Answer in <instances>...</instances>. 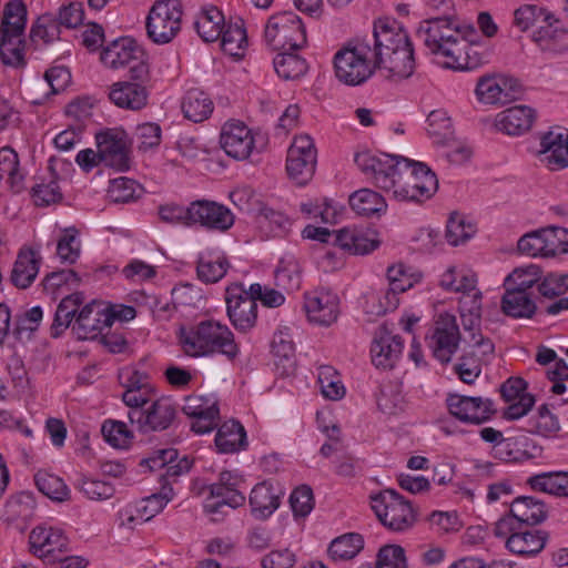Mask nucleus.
<instances>
[{
	"mask_svg": "<svg viewBox=\"0 0 568 568\" xmlns=\"http://www.w3.org/2000/svg\"><path fill=\"white\" fill-rule=\"evenodd\" d=\"M373 47L377 70L394 81L408 79L415 71L413 43L407 31L396 21L379 18L373 26Z\"/></svg>",
	"mask_w": 568,
	"mask_h": 568,
	"instance_id": "f257e3e1",
	"label": "nucleus"
},
{
	"mask_svg": "<svg viewBox=\"0 0 568 568\" xmlns=\"http://www.w3.org/2000/svg\"><path fill=\"white\" fill-rule=\"evenodd\" d=\"M417 36L426 48L434 54L446 60L444 65L454 70H470L477 63L470 61L468 51L462 45V40L473 41L476 29L471 24H460L453 18L438 17L423 21Z\"/></svg>",
	"mask_w": 568,
	"mask_h": 568,
	"instance_id": "f03ea898",
	"label": "nucleus"
},
{
	"mask_svg": "<svg viewBox=\"0 0 568 568\" xmlns=\"http://www.w3.org/2000/svg\"><path fill=\"white\" fill-rule=\"evenodd\" d=\"M179 342L183 352L191 357L220 353L229 359H234L240 353L232 331L225 324L214 320L201 321L190 327H182Z\"/></svg>",
	"mask_w": 568,
	"mask_h": 568,
	"instance_id": "7ed1b4c3",
	"label": "nucleus"
},
{
	"mask_svg": "<svg viewBox=\"0 0 568 568\" xmlns=\"http://www.w3.org/2000/svg\"><path fill=\"white\" fill-rule=\"evenodd\" d=\"M372 38L354 39L334 55L336 78L347 85L366 82L376 71V55Z\"/></svg>",
	"mask_w": 568,
	"mask_h": 568,
	"instance_id": "20e7f679",
	"label": "nucleus"
},
{
	"mask_svg": "<svg viewBox=\"0 0 568 568\" xmlns=\"http://www.w3.org/2000/svg\"><path fill=\"white\" fill-rule=\"evenodd\" d=\"M438 189L436 174L424 163L404 158L390 194L398 201L423 202Z\"/></svg>",
	"mask_w": 568,
	"mask_h": 568,
	"instance_id": "39448f33",
	"label": "nucleus"
},
{
	"mask_svg": "<svg viewBox=\"0 0 568 568\" xmlns=\"http://www.w3.org/2000/svg\"><path fill=\"white\" fill-rule=\"evenodd\" d=\"M101 61L106 68L113 70L129 67L132 80H149L150 70L144 60V53L131 38L122 37L104 47Z\"/></svg>",
	"mask_w": 568,
	"mask_h": 568,
	"instance_id": "423d86ee",
	"label": "nucleus"
},
{
	"mask_svg": "<svg viewBox=\"0 0 568 568\" xmlns=\"http://www.w3.org/2000/svg\"><path fill=\"white\" fill-rule=\"evenodd\" d=\"M265 40L274 50L295 51L306 44V31L301 18L292 11L277 12L265 26Z\"/></svg>",
	"mask_w": 568,
	"mask_h": 568,
	"instance_id": "0eeeda50",
	"label": "nucleus"
},
{
	"mask_svg": "<svg viewBox=\"0 0 568 568\" xmlns=\"http://www.w3.org/2000/svg\"><path fill=\"white\" fill-rule=\"evenodd\" d=\"M371 499L376 516L389 530L405 531L416 521L410 504L394 489H385Z\"/></svg>",
	"mask_w": 568,
	"mask_h": 568,
	"instance_id": "6e6552de",
	"label": "nucleus"
},
{
	"mask_svg": "<svg viewBox=\"0 0 568 568\" xmlns=\"http://www.w3.org/2000/svg\"><path fill=\"white\" fill-rule=\"evenodd\" d=\"M182 6L179 0H158L146 18V32L156 44L171 42L181 29Z\"/></svg>",
	"mask_w": 568,
	"mask_h": 568,
	"instance_id": "1a4fd4ad",
	"label": "nucleus"
},
{
	"mask_svg": "<svg viewBox=\"0 0 568 568\" xmlns=\"http://www.w3.org/2000/svg\"><path fill=\"white\" fill-rule=\"evenodd\" d=\"M427 345L433 355L442 363L450 362L460 342V331L455 315L439 313L426 335Z\"/></svg>",
	"mask_w": 568,
	"mask_h": 568,
	"instance_id": "9d476101",
	"label": "nucleus"
},
{
	"mask_svg": "<svg viewBox=\"0 0 568 568\" xmlns=\"http://www.w3.org/2000/svg\"><path fill=\"white\" fill-rule=\"evenodd\" d=\"M403 159V156L387 153L361 152L356 154L355 163L367 178L373 180L377 187L389 193L394 189Z\"/></svg>",
	"mask_w": 568,
	"mask_h": 568,
	"instance_id": "9b49d317",
	"label": "nucleus"
},
{
	"mask_svg": "<svg viewBox=\"0 0 568 568\" xmlns=\"http://www.w3.org/2000/svg\"><path fill=\"white\" fill-rule=\"evenodd\" d=\"M317 152L313 139L307 134L295 136L287 151L286 171L297 185H305L315 173Z\"/></svg>",
	"mask_w": 568,
	"mask_h": 568,
	"instance_id": "f8f14e48",
	"label": "nucleus"
},
{
	"mask_svg": "<svg viewBox=\"0 0 568 568\" xmlns=\"http://www.w3.org/2000/svg\"><path fill=\"white\" fill-rule=\"evenodd\" d=\"M129 419L143 434L164 430L175 417V407L171 399L159 397L145 408L130 409Z\"/></svg>",
	"mask_w": 568,
	"mask_h": 568,
	"instance_id": "ddd939ff",
	"label": "nucleus"
},
{
	"mask_svg": "<svg viewBox=\"0 0 568 568\" xmlns=\"http://www.w3.org/2000/svg\"><path fill=\"white\" fill-rule=\"evenodd\" d=\"M225 300L233 326L241 332L250 331L257 318V303L251 292L235 285L226 290Z\"/></svg>",
	"mask_w": 568,
	"mask_h": 568,
	"instance_id": "4468645a",
	"label": "nucleus"
},
{
	"mask_svg": "<svg viewBox=\"0 0 568 568\" xmlns=\"http://www.w3.org/2000/svg\"><path fill=\"white\" fill-rule=\"evenodd\" d=\"M537 156L550 171L568 168V129L551 128L540 136Z\"/></svg>",
	"mask_w": 568,
	"mask_h": 568,
	"instance_id": "2eb2a0df",
	"label": "nucleus"
},
{
	"mask_svg": "<svg viewBox=\"0 0 568 568\" xmlns=\"http://www.w3.org/2000/svg\"><path fill=\"white\" fill-rule=\"evenodd\" d=\"M221 146L229 156L236 160L247 159L257 148V139L243 122H226L221 132Z\"/></svg>",
	"mask_w": 568,
	"mask_h": 568,
	"instance_id": "dca6fc26",
	"label": "nucleus"
},
{
	"mask_svg": "<svg viewBox=\"0 0 568 568\" xmlns=\"http://www.w3.org/2000/svg\"><path fill=\"white\" fill-rule=\"evenodd\" d=\"M447 406L454 417L467 424H483L494 414L493 402L479 396L453 394L447 398Z\"/></svg>",
	"mask_w": 568,
	"mask_h": 568,
	"instance_id": "f3484780",
	"label": "nucleus"
},
{
	"mask_svg": "<svg viewBox=\"0 0 568 568\" xmlns=\"http://www.w3.org/2000/svg\"><path fill=\"white\" fill-rule=\"evenodd\" d=\"M182 410L193 419L191 429L196 434H206L217 426L219 407L213 397L190 395L184 398Z\"/></svg>",
	"mask_w": 568,
	"mask_h": 568,
	"instance_id": "a211bd4d",
	"label": "nucleus"
},
{
	"mask_svg": "<svg viewBox=\"0 0 568 568\" xmlns=\"http://www.w3.org/2000/svg\"><path fill=\"white\" fill-rule=\"evenodd\" d=\"M95 139L104 165L118 171L129 169V148L124 131L109 129L97 134Z\"/></svg>",
	"mask_w": 568,
	"mask_h": 568,
	"instance_id": "6ab92c4d",
	"label": "nucleus"
},
{
	"mask_svg": "<svg viewBox=\"0 0 568 568\" xmlns=\"http://www.w3.org/2000/svg\"><path fill=\"white\" fill-rule=\"evenodd\" d=\"M108 327H110L108 305L92 301L80 310L72 329L79 339H94Z\"/></svg>",
	"mask_w": 568,
	"mask_h": 568,
	"instance_id": "aec40b11",
	"label": "nucleus"
},
{
	"mask_svg": "<svg viewBox=\"0 0 568 568\" xmlns=\"http://www.w3.org/2000/svg\"><path fill=\"white\" fill-rule=\"evenodd\" d=\"M404 341L399 335H394L385 326H379L371 346L372 362L376 367L393 368L400 358Z\"/></svg>",
	"mask_w": 568,
	"mask_h": 568,
	"instance_id": "412c9836",
	"label": "nucleus"
},
{
	"mask_svg": "<svg viewBox=\"0 0 568 568\" xmlns=\"http://www.w3.org/2000/svg\"><path fill=\"white\" fill-rule=\"evenodd\" d=\"M29 544L33 555L55 561L59 554L68 550L69 540L59 528L38 526L30 532Z\"/></svg>",
	"mask_w": 568,
	"mask_h": 568,
	"instance_id": "4be33fe9",
	"label": "nucleus"
},
{
	"mask_svg": "<svg viewBox=\"0 0 568 568\" xmlns=\"http://www.w3.org/2000/svg\"><path fill=\"white\" fill-rule=\"evenodd\" d=\"M304 308L311 322L328 326L338 317L339 300L335 293L320 290L305 295Z\"/></svg>",
	"mask_w": 568,
	"mask_h": 568,
	"instance_id": "5701e85b",
	"label": "nucleus"
},
{
	"mask_svg": "<svg viewBox=\"0 0 568 568\" xmlns=\"http://www.w3.org/2000/svg\"><path fill=\"white\" fill-rule=\"evenodd\" d=\"M191 224L200 223L207 229L226 231L234 223L233 213L213 201L197 200L191 203Z\"/></svg>",
	"mask_w": 568,
	"mask_h": 568,
	"instance_id": "b1692460",
	"label": "nucleus"
},
{
	"mask_svg": "<svg viewBox=\"0 0 568 568\" xmlns=\"http://www.w3.org/2000/svg\"><path fill=\"white\" fill-rule=\"evenodd\" d=\"M520 93V84L505 77H484L476 87L479 101L487 104H504L517 99Z\"/></svg>",
	"mask_w": 568,
	"mask_h": 568,
	"instance_id": "393cba45",
	"label": "nucleus"
},
{
	"mask_svg": "<svg viewBox=\"0 0 568 568\" xmlns=\"http://www.w3.org/2000/svg\"><path fill=\"white\" fill-rule=\"evenodd\" d=\"M494 456L506 463H519L537 458L541 455V447L531 438L520 434L507 437L493 447Z\"/></svg>",
	"mask_w": 568,
	"mask_h": 568,
	"instance_id": "a878e982",
	"label": "nucleus"
},
{
	"mask_svg": "<svg viewBox=\"0 0 568 568\" xmlns=\"http://www.w3.org/2000/svg\"><path fill=\"white\" fill-rule=\"evenodd\" d=\"M334 244L353 255H366L375 251L381 242L367 229L346 226L334 231Z\"/></svg>",
	"mask_w": 568,
	"mask_h": 568,
	"instance_id": "bb28decb",
	"label": "nucleus"
},
{
	"mask_svg": "<svg viewBox=\"0 0 568 568\" xmlns=\"http://www.w3.org/2000/svg\"><path fill=\"white\" fill-rule=\"evenodd\" d=\"M527 383L520 377H510L501 384V396L510 403L504 413L507 419H518L534 406L535 398L531 394L525 393Z\"/></svg>",
	"mask_w": 568,
	"mask_h": 568,
	"instance_id": "cd10ccee",
	"label": "nucleus"
},
{
	"mask_svg": "<svg viewBox=\"0 0 568 568\" xmlns=\"http://www.w3.org/2000/svg\"><path fill=\"white\" fill-rule=\"evenodd\" d=\"M145 81H119L111 85L109 99L116 106L139 111L148 104L149 92L143 84Z\"/></svg>",
	"mask_w": 568,
	"mask_h": 568,
	"instance_id": "c85d7f7f",
	"label": "nucleus"
},
{
	"mask_svg": "<svg viewBox=\"0 0 568 568\" xmlns=\"http://www.w3.org/2000/svg\"><path fill=\"white\" fill-rule=\"evenodd\" d=\"M535 111L527 105H515L496 115L495 126L508 135L527 132L534 122Z\"/></svg>",
	"mask_w": 568,
	"mask_h": 568,
	"instance_id": "c756f323",
	"label": "nucleus"
},
{
	"mask_svg": "<svg viewBox=\"0 0 568 568\" xmlns=\"http://www.w3.org/2000/svg\"><path fill=\"white\" fill-rule=\"evenodd\" d=\"M283 491L271 481H262L252 489L250 505L252 513L257 518H266L280 506V498Z\"/></svg>",
	"mask_w": 568,
	"mask_h": 568,
	"instance_id": "7c9ffc66",
	"label": "nucleus"
},
{
	"mask_svg": "<svg viewBox=\"0 0 568 568\" xmlns=\"http://www.w3.org/2000/svg\"><path fill=\"white\" fill-rule=\"evenodd\" d=\"M41 257L31 248L20 250L11 272V282L19 288L29 287L36 280Z\"/></svg>",
	"mask_w": 568,
	"mask_h": 568,
	"instance_id": "2f4dec72",
	"label": "nucleus"
},
{
	"mask_svg": "<svg viewBox=\"0 0 568 568\" xmlns=\"http://www.w3.org/2000/svg\"><path fill=\"white\" fill-rule=\"evenodd\" d=\"M501 310L514 318H530L536 313L537 306L529 292L505 287Z\"/></svg>",
	"mask_w": 568,
	"mask_h": 568,
	"instance_id": "473e14b6",
	"label": "nucleus"
},
{
	"mask_svg": "<svg viewBox=\"0 0 568 568\" xmlns=\"http://www.w3.org/2000/svg\"><path fill=\"white\" fill-rule=\"evenodd\" d=\"M547 540V534L541 530H525L513 532L507 537L506 547L520 556H532L540 552Z\"/></svg>",
	"mask_w": 568,
	"mask_h": 568,
	"instance_id": "72a5a7b5",
	"label": "nucleus"
},
{
	"mask_svg": "<svg viewBox=\"0 0 568 568\" xmlns=\"http://www.w3.org/2000/svg\"><path fill=\"white\" fill-rule=\"evenodd\" d=\"M352 210L361 216H381L387 210L385 199L371 189H361L349 195Z\"/></svg>",
	"mask_w": 568,
	"mask_h": 568,
	"instance_id": "f704fd0d",
	"label": "nucleus"
},
{
	"mask_svg": "<svg viewBox=\"0 0 568 568\" xmlns=\"http://www.w3.org/2000/svg\"><path fill=\"white\" fill-rule=\"evenodd\" d=\"M527 485L535 490L554 496H568V473L567 471H549L530 476Z\"/></svg>",
	"mask_w": 568,
	"mask_h": 568,
	"instance_id": "c9c22d12",
	"label": "nucleus"
},
{
	"mask_svg": "<svg viewBox=\"0 0 568 568\" xmlns=\"http://www.w3.org/2000/svg\"><path fill=\"white\" fill-rule=\"evenodd\" d=\"M27 23V9L21 0L9 1L3 10L0 36L22 38Z\"/></svg>",
	"mask_w": 568,
	"mask_h": 568,
	"instance_id": "e433bc0d",
	"label": "nucleus"
},
{
	"mask_svg": "<svg viewBox=\"0 0 568 568\" xmlns=\"http://www.w3.org/2000/svg\"><path fill=\"white\" fill-rule=\"evenodd\" d=\"M215 445L220 453H235L246 446L244 427L236 420L221 425L215 436Z\"/></svg>",
	"mask_w": 568,
	"mask_h": 568,
	"instance_id": "4c0bfd02",
	"label": "nucleus"
},
{
	"mask_svg": "<svg viewBox=\"0 0 568 568\" xmlns=\"http://www.w3.org/2000/svg\"><path fill=\"white\" fill-rule=\"evenodd\" d=\"M364 548V539L357 532H347L333 539L328 546V557L335 561L355 558Z\"/></svg>",
	"mask_w": 568,
	"mask_h": 568,
	"instance_id": "58836bf2",
	"label": "nucleus"
},
{
	"mask_svg": "<svg viewBox=\"0 0 568 568\" xmlns=\"http://www.w3.org/2000/svg\"><path fill=\"white\" fill-rule=\"evenodd\" d=\"M510 514L517 521L527 525H537L547 516L544 503L527 496L518 497L511 503Z\"/></svg>",
	"mask_w": 568,
	"mask_h": 568,
	"instance_id": "ea45409f",
	"label": "nucleus"
},
{
	"mask_svg": "<svg viewBox=\"0 0 568 568\" xmlns=\"http://www.w3.org/2000/svg\"><path fill=\"white\" fill-rule=\"evenodd\" d=\"M182 111L186 119L196 123L202 122L211 115L213 102L205 92L191 89L183 99Z\"/></svg>",
	"mask_w": 568,
	"mask_h": 568,
	"instance_id": "a19ab883",
	"label": "nucleus"
},
{
	"mask_svg": "<svg viewBox=\"0 0 568 568\" xmlns=\"http://www.w3.org/2000/svg\"><path fill=\"white\" fill-rule=\"evenodd\" d=\"M82 304L83 295L81 293H73L61 300L51 326L53 337H58L70 326L75 314L80 312L79 308Z\"/></svg>",
	"mask_w": 568,
	"mask_h": 568,
	"instance_id": "79ce46f5",
	"label": "nucleus"
},
{
	"mask_svg": "<svg viewBox=\"0 0 568 568\" xmlns=\"http://www.w3.org/2000/svg\"><path fill=\"white\" fill-rule=\"evenodd\" d=\"M223 28L224 17L215 7L204 9L195 20V29L205 42L217 40L222 34Z\"/></svg>",
	"mask_w": 568,
	"mask_h": 568,
	"instance_id": "37998d69",
	"label": "nucleus"
},
{
	"mask_svg": "<svg viewBox=\"0 0 568 568\" xmlns=\"http://www.w3.org/2000/svg\"><path fill=\"white\" fill-rule=\"evenodd\" d=\"M439 285L449 292L463 293L477 285L476 274L467 268L449 266L440 276Z\"/></svg>",
	"mask_w": 568,
	"mask_h": 568,
	"instance_id": "c03bdc74",
	"label": "nucleus"
},
{
	"mask_svg": "<svg viewBox=\"0 0 568 568\" xmlns=\"http://www.w3.org/2000/svg\"><path fill=\"white\" fill-rule=\"evenodd\" d=\"M34 483L39 491L53 501L62 503L70 498V489L63 479L57 475L39 470L34 475Z\"/></svg>",
	"mask_w": 568,
	"mask_h": 568,
	"instance_id": "a18cd8bd",
	"label": "nucleus"
},
{
	"mask_svg": "<svg viewBox=\"0 0 568 568\" xmlns=\"http://www.w3.org/2000/svg\"><path fill=\"white\" fill-rule=\"evenodd\" d=\"M427 132L434 143L448 145L453 141V124L446 112L442 110L432 111L427 116Z\"/></svg>",
	"mask_w": 568,
	"mask_h": 568,
	"instance_id": "49530a36",
	"label": "nucleus"
},
{
	"mask_svg": "<svg viewBox=\"0 0 568 568\" xmlns=\"http://www.w3.org/2000/svg\"><path fill=\"white\" fill-rule=\"evenodd\" d=\"M274 69L284 80H295L306 73L307 63L300 55L283 51L275 57Z\"/></svg>",
	"mask_w": 568,
	"mask_h": 568,
	"instance_id": "de8ad7c7",
	"label": "nucleus"
},
{
	"mask_svg": "<svg viewBox=\"0 0 568 568\" xmlns=\"http://www.w3.org/2000/svg\"><path fill=\"white\" fill-rule=\"evenodd\" d=\"M221 45L225 53L232 57H242L243 49L247 44L246 31L242 21L230 23L223 28Z\"/></svg>",
	"mask_w": 568,
	"mask_h": 568,
	"instance_id": "09e8293b",
	"label": "nucleus"
},
{
	"mask_svg": "<svg viewBox=\"0 0 568 568\" xmlns=\"http://www.w3.org/2000/svg\"><path fill=\"white\" fill-rule=\"evenodd\" d=\"M229 262L224 256L213 258L202 254L197 262V277L204 283H216L226 273Z\"/></svg>",
	"mask_w": 568,
	"mask_h": 568,
	"instance_id": "8fccbe9b",
	"label": "nucleus"
},
{
	"mask_svg": "<svg viewBox=\"0 0 568 568\" xmlns=\"http://www.w3.org/2000/svg\"><path fill=\"white\" fill-rule=\"evenodd\" d=\"M36 501L32 494L22 491L6 503V515L9 520L27 521L33 517Z\"/></svg>",
	"mask_w": 568,
	"mask_h": 568,
	"instance_id": "3c124183",
	"label": "nucleus"
},
{
	"mask_svg": "<svg viewBox=\"0 0 568 568\" xmlns=\"http://www.w3.org/2000/svg\"><path fill=\"white\" fill-rule=\"evenodd\" d=\"M318 384L323 396L331 400H338L345 396V387L337 372L328 365L318 368Z\"/></svg>",
	"mask_w": 568,
	"mask_h": 568,
	"instance_id": "603ef678",
	"label": "nucleus"
},
{
	"mask_svg": "<svg viewBox=\"0 0 568 568\" xmlns=\"http://www.w3.org/2000/svg\"><path fill=\"white\" fill-rule=\"evenodd\" d=\"M541 280V271L537 265L518 267L510 273L504 283L505 287L529 292Z\"/></svg>",
	"mask_w": 568,
	"mask_h": 568,
	"instance_id": "864d4df0",
	"label": "nucleus"
},
{
	"mask_svg": "<svg viewBox=\"0 0 568 568\" xmlns=\"http://www.w3.org/2000/svg\"><path fill=\"white\" fill-rule=\"evenodd\" d=\"M7 176L12 189H21L22 174L19 172V158L17 152L3 146L0 149V178Z\"/></svg>",
	"mask_w": 568,
	"mask_h": 568,
	"instance_id": "5fc2aeb1",
	"label": "nucleus"
},
{
	"mask_svg": "<svg viewBox=\"0 0 568 568\" xmlns=\"http://www.w3.org/2000/svg\"><path fill=\"white\" fill-rule=\"evenodd\" d=\"M60 37V23L50 14L40 17L30 30V39L34 43H50Z\"/></svg>",
	"mask_w": 568,
	"mask_h": 568,
	"instance_id": "6e6d98bb",
	"label": "nucleus"
},
{
	"mask_svg": "<svg viewBox=\"0 0 568 568\" xmlns=\"http://www.w3.org/2000/svg\"><path fill=\"white\" fill-rule=\"evenodd\" d=\"M102 435L112 447L124 449L131 444L132 434L123 422L108 419L101 428Z\"/></svg>",
	"mask_w": 568,
	"mask_h": 568,
	"instance_id": "4d7b16f0",
	"label": "nucleus"
},
{
	"mask_svg": "<svg viewBox=\"0 0 568 568\" xmlns=\"http://www.w3.org/2000/svg\"><path fill=\"white\" fill-rule=\"evenodd\" d=\"M276 285L286 291H295L301 286L300 266L293 258L281 261L275 271Z\"/></svg>",
	"mask_w": 568,
	"mask_h": 568,
	"instance_id": "13d9d810",
	"label": "nucleus"
},
{
	"mask_svg": "<svg viewBox=\"0 0 568 568\" xmlns=\"http://www.w3.org/2000/svg\"><path fill=\"white\" fill-rule=\"evenodd\" d=\"M0 57L6 65L13 68L23 64V39L0 36Z\"/></svg>",
	"mask_w": 568,
	"mask_h": 568,
	"instance_id": "bf43d9fd",
	"label": "nucleus"
},
{
	"mask_svg": "<svg viewBox=\"0 0 568 568\" xmlns=\"http://www.w3.org/2000/svg\"><path fill=\"white\" fill-rule=\"evenodd\" d=\"M560 429L558 418L546 405L538 408L537 415L529 419V432L541 436H550Z\"/></svg>",
	"mask_w": 568,
	"mask_h": 568,
	"instance_id": "052dcab7",
	"label": "nucleus"
},
{
	"mask_svg": "<svg viewBox=\"0 0 568 568\" xmlns=\"http://www.w3.org/2000/svg\"><path fill=\"white\" fill-rule=\"evenodd\" d=\"M81 243L75 229H67L57 244V254L61 262L73 264L80 256Z\"/></svg>",
	"mask_w": 568,
	"mask_h": 568,
	"instance_id": "680f3d73",
	"label": "nucleus"
},
{
	"mask_svg": "<svg viewBox=\"0 0 568 568\" xmlns=\"http://www.w3.org/2000/svg\"><path fill=\"white\" fill-rule=\"evenodd\" d=\"M139 184L129 178H116L110 181L108 196L115 203H126L136 196Z\"/></svg>",
	"mask_w": 568,
	"mask_h": 568,
	"instance_id": "e2e57ef3",
	"label": "nucleus"
},
{
	"mask_svg": "<svg viewBox=\"0 0 568 568\" xmlns=\"http://www.w3.org/2000/svg\"><path fill=\"white\" fill-rule=\"evenodd\" d=\"M474 232L473 225L466 224L460 215L452 214L447 222L445 237L450 245L457 246L469 240Z\"/></svg>",
	"mask_w": 568,
	"mask_h": 568,
	"instance_id": "0e129e2a",
	"label": "nucleus"
},
{
	"mask_svg": "<svg viewBox=\"0 0 568 568\" xmlns=\"http://www.w3.org/2000/svg\"><path fill=\"white\" fill-rule=\"evenodd\" d=\"M546 257L568 253V230L559 226L545 229Z\"/></svg>",
	"mask_w": 568,
	"mask_h": 568,
	"instance_id": "69168bd1",
	"label": "nucleus"
},
{
	"mask_svg": "<svg viewBox=\"0 0 568 568\" xmlns=\"http://www.w3.org/2000/svg\"><path fill=\"white\" fill-rule=\"evenodd\" d=\"M162 130L158 123L148 122L136 126L135 139L139 150L156 149L161 143Z\"/></svg>",
	"mask_w": 568,
	"mask_h": 568,
	"instance_id": "338daca9",
	"label": "nucleus"
},
{
	"mask_svg": "<svg viewBox=\"0 0 568 568\" xmlns=\"http://www.w3.org/2000/svg\"><path fill=\"white\" fill-rule=\"evenodd\" d=\"M78 487L91 500L109 499L115 493L114 487L110 483L87 477L80 479Z\"/></svg>",
	"mask_w": 568,
	"mask_h": 568,
	"instance_id": "774afa93",
	"label": "nucleus"
}]
</instances>
